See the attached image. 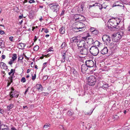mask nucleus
Here are the masks:
<instances>
[{"instance_id": "nucleus-1", "label": "nucleus", "mask_w": 130, "mask_h": 130, "mask_svg": "<svg viewBox=\"0 0 130 130\" xmlns=\"http://www.w3.org/2000/svg\"><path fill=\"white\" fill-rule=\"evenodd\" d=\"M89 36H88L85 37H83L82 38L81 40L79 41L78 42H77V45L78 47H84L88 46L87 45L88 42H86L85 41L87 40V38Z\"/></svg>"}, {"instance_id": "nucleus-2", "label": "nucleus", "mask_w": 130, "mask_h": 130, "mask_svg": "<svg viewBox=\"0 0 130 130\" xmlns=\"http://www.w3.org/2000/svg\"><path fill=\"white\" fill-rule=\"evenodd\" d=\"M116 21L113 18L109 20L107 23V25L108 29L112 30L116 28Z\"/></svg>"}, {"instance_id": "nucleus-3", "label": "nucleus", "mask_w": 130, "mask_h": 130, "mask_svg": "<svg viewBox=\"0 0 130 130\" xmlns=\"http://www.w3.org/2000/svg\"><path fill=\"white\" fill-rule=\"evenodd\" d=\"M47 5H48L50 9L54 12H57L59 10L60 7L57 3H47Z\"/></svg>"}, {"instance_id": "nucleus-4", "label": "nucleus", "mask_w": 130, "mask_h": 130, "mask_svg": "<svg viewBox=\"0 0 130 130\" xmlns=\"http://www.w3.org/2000/svg\"><path fill=\"white\" fill-rule=\"evenodd\" d=\"M122 33L121 32H119L112 35V40L114 42H118L121 38Z\"/></svg>"}, {"instance_id": "nucleus-5", "label": "nucleus", "mask_w": 130, "mask_h": 130, "mask_svg": "<svg viewBox=\"0 0 130 130\" xmlns=\"http://www.w3.org/2000/svg\"><path fill=\"white\" fill-rule=\"evenodd\" d=\"M95 46H92L90 48L89 50L90 52L94 56L97 55L99 53L98 48L96 46L95 44Z\"/></svg>"}, {"instance_id": "nucleus-6", "label": "nucleus", "mask_w": 130, "mask_h": 130, "mask_svg": "<svg viewBox=\"0 0 130 130\" xmlns=\"http://www.w3.org/2000/svg\"><path fill=\"white\" fill-rule=\"evenodd\" d=\"M96 80V78L95 76L90 75L88 78V84L90 86H93L95 84Z\"/></svg>"}, {"instance_id": "nucleus-7", "label": "nucleus", "mask_w": 130, "mask_h": 130, "mask_svg": "<svg viewBox=\"0 0 130 130\" xmlns=\"http://www.w3.org/2000/svg\"><path fill=\"white\" fill-rule=\"evenodd\" d=\"M10 90L11 91L10 94V96L12 98L13 97L17 98L19 95V92L12 87L11 88Z\"/></svg>"}, {"instance_id": "nucleus-8", "label": "nucleus", "mask_w": 130, "mask_h": 130, "mask_svg": "<svg viewBox=\"0 0 130 130\" xmlns=\"http://www.w3.org/2000/svg\"><path fill=\"white\" fill-rule=\"evenodd\" d=\"M74 19L75 21L79 22V21H82L85 19L84 17L80 14H76L74 16Z\"/></svg>"}, {"instance_id": "nucleus-9", "label": "nucleus", "mask_w": 130, "mask_h": 130, "mask_svg": "<svg viewBox=\"0 0 130 130\" xmlns=\"http://www.w3.org/2000/svg\"><path fill=\"white\" fill-rule=\"evenodd\" d=\"M88 46L83 47L82 49L79 50L78 53L82 55H86L88 54Z\"/></svg>"}, {"instance_id": "nucleus-10", "label": "nucleus", "mask_w": 130, "mask_h": 130, "mask_svg": "<svg viewBox=\"0 0 130 130\" xmlns=\"http://www.w3.org/2000/svg\"><path fill=\"white\" fill-rule=\"evenodd\" d=\"M102 39L103 42L106 43V44L109 43L111 41L110 36L108 35H104L102 37Z\"/></svg>"}, {"instance_id": "nucleus-11", "label": "nucleus", "mask_w": 130, "mask_h": 130, "mask_svg": "<svg viewBox=\"0 0 130 130\" xmlns=\"http://www.w3.org/2000/svg\"><path fill=\"white\" fill-rule=\"evenodd\" d=\"M76 25L74 28H86V26L84 23L80 22H78L75 24Z\"/></svg>"}, {"instance_id": "nucleus-12", "label": "nucleus", "mask_w": 130, "mask_h": 130, "mask_svg": "<svg viewBox=\"0 0 130 130\" xmlns=\"http://www.w3.org/2000/svg\"><path fill=\"white\" fill-rule=\"evenodd\" d=\"M85 64L87 67L89 68L93 67L94 64V62L92 60H86L85 62Z\"/></svg>"}, {"instance_id": "nucleus-13", "label": "nucleus", "mask_w": 130, "mask_h": 130, "mask_svg": "<svg viewBox=\"0 0 130 130\" xmlns=\"http://www.w3.org/2000/svg\"><path fill=\"white\" fill-rule=\"evenodd\" d=\"M87 42L88 43L89 42L90 44H98L97 46H99V42L98 41L96 40L94 42L93 39L91 38H89L88 41Z\"/></svg>"}, {"instance_id": "nucleus-14", "label": "nucleus", "mask_w": 130, "mask_h": 130, "mask_svg": "<svg viewBox=\"0 0 130 130\" xmlns=\"http://www.w3.org/2000/svg\"><path fill=\"white\" fill-rule=\"evenodd\" d=\"M88 67L86 64H83L81 67L82 72L83 73H85L88 69Z\"/></svg>"}, {"instance_id": "nucleus-15", "label": "nucleus", "mask_w": 130, "mask_h": 130, "mask_svg": "<svg viewBox=\"0 0 130 130\" xmlns=\"http://www.w3.org/2000/svg\"><path fill=\"white\" fill-rule=\"evenodd\" d=\"M117 6H119L120 7H123V8L124 7V5L120 1H117L113 5V7H116Z\"/></svg>"}, {"instance_id": "nucleus-16", "label": "nucleus", "mask_w": 130, "mask_h": 130, "mask_svg": "<svg viewBox=\"0 0 130 130\" xmlns=\"http://www.w3.org/2000/svg\"><path fill=\"white\" fill-rule=\"evenodd\" d=\"M84 5L83 4L79 6L78 8V11L79 13H83L84 8Z\"/></svg>"}, {"instance_id": "nucleus-17", "label": "nucleus", "mask_w": 130, "mask_h": 130, "mask_svg": "<svg viewBox=\"0 0 130 130\" xmlns=\"http://www.w3.org/2000/svg\"><path fill=\"white\" fill-rule=\"evenodd\" d=\"M14 77L15 76H14V74L13 73L10 76V77H9L8 78L9 79L8 82V85H10L11 83H12L13 79L14 78Z\"/></svg>"}, {"instance_id": "nucleus-18", "label": "nucleus", "mask_w": 130, "mask_h": 130, "mask_svg": "<svg viewBox=\"0 0 130 130\" xmlns=\"http://www.w3.org/2000/svg\"><path fill=\"white\" fill-rule=\"evenodd\" d=\"M66 52H63V53H62V58L61 60V62H64L65 61V60L66 59Z\"/></svg>"}, {"instance_id": "nucleus-19", "label": "nucleus", "mask_w": 130, "mask_h": 130, "mask_svg": "<svg viewBox=\"0 0 130 130\" xmlns=\"http://www.w3.org/2000/svg\"><path fill=\"white\" fill-rule=\"evenodd\" d=\"M108 50L107 47H104L102 49L101 52V53L103 55L107 54L108 52Z\"/></svg>"}, {"instance_id": "nucleus-20", "label": "nucleus", "mask_w": 130, "mask_h": 130, "mask_svg": "<svg viewBox=\"0 0 130 130\" xmlns=\"http://www.w3.org/2000/svg\"><path fill=\"white\" fill-rule=\"evenodd\" d=\"M72 70L73 72V76L74 77H75V78H77L78 76V72L76 70L74 69Z\"/></svg>"}, {"instance_id": "nucleus-21", "label": "nucleus", "mask_w": 130, "mask_h": 130, "mask_svg": "<svg viewBox=\"0 0 130 130\" xmlns=\"http://www.w3.org/2000/svg\"><path fill=\"white\" fill-rule=\"evenodd\" d=\"M1 66L5 70L8 69V67L5 63L2 62H0V67H1Z\"/></svg>"}, {"instance_id": "nucleus-22", "label": "nucleus", "mask_w": 130, "mask_h": 130, "mask_svg": "<svg viewBox=\"0 0 130 130\" xmlns=\"http://www.w3.org/2000/svg\"><path fill=\"white\" fill-rule=\"evenodd\" d=\"M70 41L71 43L77 42H77L79 41L77 37H74L72 38L70 40Z\"/></svg>"}, {"instance_id": "nucleus-23", "label": "nucleus", "mask_w": 130, "mask_h": 130, "mask_svg": "<svg viewBox=\"0 0 130 130\" xmlns=\"http://www.w3.org/2000/svg\"><path fill=\"white\" fill-rule=\"evenodd\" d=\"M85 28H73V30L74 31H75V30L77 29V30H78L77 31H76V32H78L79 31H83L84 30H85Z\"/></svg>"}, {"instance_id": "nucleus-24", "label": "nucleus", "mask_w": 130, "mask_h": 130, "mask_svg": "<svg viewBox=\"0 0 130 130\" xmlns=\"http://www.w3.org/2000/svg\"><path fill=\"white\" fill-rule=\"evenodd\" d=\"M36 88L38 90H42V87L41 84H37L36 85Z\"/></svg>"}, {"instance_id": "nucleus-25", "label": "nucleus", "mask_w": 130, "mask_h": 130, "mask_svg": "<svg viewBox=\"0 0 130 130\" xmlns=\"http://www.w3.org/2000/svg\"><path fill=\"white\" fill-rule=\"evenodd\" d=\"M65 28L62 27L59 29V32L61 34H63L65 33Z\"/></svg>"}, {"instance_id": "nucleus-26", "label": "nucleus", "mask_w": 130, "mask_h": 130, "mask_svg": "<svg viewBox=\"0 0 130 130\" xmlns=\"http://www.w3.org/2000/svg\"><path fill=\"white\" fill-rule=\"evenodd\" d=\"M115 19V20H116V26H117L120 23V19L118 18H113Z\"/></svg>"}, {"instance_id": "nucleus-27", "label": "nucleus", "mask_w": 130, "mask_h": 130, "mask_svg": "<svg viewBox=\"0 0 130 130\" xmlns=\"http://www.w3.org/2000/svg\"><path fill=\"white\" fill-rule=\"evenodd\" d=\"M67 113L69 116H71L73 114L74 112L72 110L70 109L68 111Z\"/></svg>"}, {"instance_id": "nucleus-28", "label": "nucleus", "mask_w": 130, "mask_h": 130, "mask_svg": "<svg viewBox=\"0 0 130 130\" xmlns=\"http://www.w3.org/2000/svg\"><path fill=\"white\" fill-rule=\"evenodd\" d=\"M14 106V105L13 104H9L7 107V109L8 111H9L10 110L13 108Z\"/></svg>"}, {"instance_id": "nucleus-29", "label": "nucleus", "mask_w": 130, "mask_h": 130, "mask_svg": "<svg viewBox=\"0 0 130 130\" xmlns=\"http://www.w3.org/2000/svg\"><path fill=\"white\" fill-rule=\"evenodd\" d=\"M12 59L13 61H14L17 58V55L16 54H12Z\"/></svg>"}, {"instance_id": "nucleus-30", "label": "nucleus", "mask_w": 130, "mask_h": 130, "mask_svg": "<svg viewBox=\"0 0 130 130\" xmlns=\"http://www.w3.org/2000/svg\"><path fill=\"white\" fill-rule=\"evenodd\" d=\"M112 118L114 120H118L119 118V117L117 115H113L112 116Z\"/></svg>"}, {"instance_id": "nucleus-31", "label": "nucleus", "mask_w": 130, "mask_h": 130, "mask_svg": "<svg viewBox=\"0 0 130 130\" xmlns=\"http://www.w3.org/2000/svg\"><path fill=\"white\" fill-rule=\"evenodd\" d=\"M96 6H98L100 10H102L103 8L102 5L99 3H96Z\"/></svg>"}, {"instance_id": "nucleus-32", "label": "nucleus", "mask_w": 130, "mask_h": 130, "mask_svg": "<svg viewBox=\"0 0 130 130\" xmlns=\"http://www.w3.org/2000/svg\"><path fill=\"white\" fill-rule=\"evenodd\" d=\"M93 31L92 34L94 35H97L99 32V31L98 30H95V29L94 30H93Z\"/></svg>"}, {"instance_id": "nucleus-33", "label": "nucleus", "mask_w": 130, "mask_h": 130, "mask_svg": "<svg viewBox=\"0 0 130 130\" xmlns=\"http://www.w3.org/2000/svg\"><path fill=\"white\" fill-rule=\"evenodd\" d=\"M101 87L102 88L104 89L107 88L108 87V85L107 84H104Z\"/></svg>"}, {"instance_id": "nucleus-34", "label": "nucleus", "mask_w": 130, "mask_h": 130, "mask_svg": "<svg viewBox=\"0 0 130 130\" xmlns=\"http://www.w3.org/2000/svg\"><path fill=\"white\" fill-rule=\"evenodd\" d=\"M19 45L21 46V48H24V47L26 45L25 44L22 43H19Z\"/></svg>"}, {"instance_id": "nucleus-35", "label": "nucleus", "mask_w": 130, "mask_h": 130, "mask_svg": "<svg viewBox=\"0 0 130 130\" xmlns=\"http://www.w3.org/2000/svg\"><path fill=\"white\" fill-rule=\"evenodd\" d=\"M94 110V109H92L90 110V112H87L85 113V115H91L92 113V112Z\"/></svg>"}, {"instance_id": "nucleus-36", "label": "nucleus", "mask_w": 130, "mask_h": 130, "mask_svg": "<svg viewBox=\"0 0 130 130\" xmlns=\"http://www.w3.org/2000/svg\"><path fill=\"white\" fill-rule=\"evenodd\" d=\"M0 46L1 47H4L5 46L4 43L3 41L0 42Z\"/></svg>"}, {"instance_id": "nucleus-37", "label": "nucleus", "mask_w": 130, "mask_h": 130, "mask_svg": "<svg viewBox=\"0 0 130 130\" xmlns=\"http://www.w3.org/2000/svg\"><path fill=\"white\" fill-rule=\"evenodd\" d=\"M50 124H48L47 123L45 124V125L43 126V128H47L49 127L50 126Z\"/></svg>"}, {"instance_id": "nucleus-38", "label": "nucleus", "mask_w": 130, "mask_h": 130, "mask_svg": "<svg viewBox=\"0 0 130 130\" xmlns=\"http://www.w3.org/2000/svg\"><path fill=\"white\" fill-rule=\"evenodd\" d=\"M39 48V46L38 45H36L34 47V50L35 51H37L38 50Z\"/></svg>"}, {"instance_id": "nucleus-39", "label": "nucleus", "mask_w": 130, "mask_h": 130, "mask_svg": "<svg viewBox=\"0 0 130 130\" xmlns=\"http://www.w3.org/2000/svg\"><path fill=\"white\" fill-rule=\"evenodd\" d=\"M47 63V62H45L43 63V67H42V70H43L46 67Z\"/></svg>"}, {"instance_id": "nucleus-40", "label": "nucleus", "mask_w": 130, "mask_h": 130, "mask_svg": "<svg viewBox=\"0 0 130 130\" xmlns=\"http://www.w3.org/2000/svg\"><path fill=\"white\" fill-rule=\"evenodd\" d=\"M23 59V56L22 55H20L18 58V60H22Z\"/></svg>"}, {"instance_id": "nucleus-41", "label": "nucleus", "mask_w": 130, "mask_h": 130, "mask_svg": "<svg viewBox=\"0 0 130 130\" xmlns=\"http://www.w3.org/2000/svg\"><path fill=\"white\" fill-rule=\"evenodd\" d=\"M66 45V43L65 42H63L61 46V48H63L64 47H65Z\"/></svg>"}, {"instance_id": "nucleus-42", "label": "nucleus", "mask_w": 130, "mask_h": 130, "mask_svg": "<svg viewBox=\"0 0 130 130\" xmlns=\"http://www.w3.org/2000/svg\"><path fill=\"white\" fill-rule=\"evenodd\" d=\"M32 79L33 80H34L36 79V74H35L34 75H32Z\"/></svg>"}, {"instance_id": "nucleus-43", "label": "nucleus", "mask_w": 130, "mask_h": 130, "mask_svg": "<svg viewBox=\"0 0 130 130\" xmlns=\"http://www.w3.org/2000/svg\"><path fill=\"white\" fill-rule=\"evenodd\" d=\"M26 81V80L24 77H23L21 79V82L23 83H24Z\"/></svg>"}, {"instance_id": "nucleus-44", "label": "nucleus", "mask_w": 130, "mask_h": 130, "mask_svg": "<svg viewBox=\"0 0 130 130\" xmlns=\"http://www.w3.org/2000/svg\"><path fill=\"white\" fill-rule=\"evenodd\" d=\"M68 1L67 0H66L64 1L63 3V6H66L68 4Z\"/></svg>"}, {"instance_id": "nucleus-45", "label": "nucleus", "mask_w": 130, "mask_h": 130, "mask_svg": "<svg viewBox=\"0 0 130 130\" xmlns=\"http://www.w3.org/2000/svg\"><path fill=\"white\" fill-rule=\"evenodd\" d=\"M42 95L44 96H47L48 95L49 93H48L43 92L42 93Z\"/></svg>"}, {"instance_id": "nucleus-46", "label": "nucleus", "mask_w": 130, "mask_h": 130, "mask_svg": "<svg viewBox=\"0 0 130 130\" xmlns=\"http://www.w3.org/2000/svg\"><path fill=\"white\" fill-rule=\"evenodd\" d=\"M96 3H95V4H93L92 5H89V9L93 7L96 6Z\"/></svg>"}, {"instance_id": "nucleus-47", "label": "nucleus", "mask_w": 130, "mask_h": 130, "mask_svg": "<svg viewBox=\"0 0 130 130\" xmlns=\"http://www.w3.org/2000/svg\"><path fill=\"white\" fill-rule=\"evenodd\" d=\"M48 78V77L47 76H44L43 78V79L44 80H46Z\"/></svg>"}, {"instance_id": "nucleus-48", "label": "nucleus", "mask_w": 130, "mask_h": 130, "mask_svg": "<svg viewBox=\"0 0 130 130\" xmlns=\"http://www.w3.org/2000/svg\"><path fill=\"white\" fill-rule=\"evenodd\" d=\"M15 70L13 69H11L10 71V72L12 74L14 73H14H15Z\"/></svg>"}, {"instance_id": "nucleus-49", "label": "nucleus", "mask_w": 130, "mask_h": 130, "mask_svg": "<svg viewBox=\"0 0 130 130\" xmlns=\"http://www.w3.org/2000/svg\"><path fill=\"white\" fill-rule=\"evenodd\" d=\"M64 12L65 10H62V12L60 14L61 16H62L64 15Z\"/></svg>"}, {"instance_id": "nucleus-50", "label": "nucleus", "mask_w": 130, "mask_h": 130, "mask_svg": "<svg viewBox=\"0 0 130 130\" xmlns=\"http://www.w3.org/2000/svg\"><path fill=\"white\" fill-rule=\"evenodd\" d=\"M95 29V28L93 27H91L90 29V31L92 33L93 32V30H94Z\"/></svg>"}, {"instance_id": "nucleus-51", "label": "nucleus", "mask_w": 130, "mask_h": 130, "mask_svg": "<svg viewBox=\"0 0 130 130\" xmlns=\"http://www.w3.org/2000/svg\"><path fill=\"white\" fill-rule=\"evenodd\" d=\"M14 61H13V60H10L8 62V64L10 65H11L13 63V62Z\"/></svg>"}, {"instance_id": "nucleus-52", "label": "nucleus", "mask_w": 130, "mask_h": 130, "mask_svg": "<svg viewBox=\"0 0 130 130\" xmlns=\"http://www.w3.org/2000/svg\"><path fill=\"white\" fill-rule=\"evenodd\" d=\"M1 130H10L9 128H8L7 126H6V127H4V128Z\"/></svg>"}, {"instance_id": "nucleus-53", "label": "nucleus", "mask_w": 130, "mask_h": 130, "mask_svg": "<svg viewBox=\"0 0 130 130\" xmlns=\"http://www.w3.org/2000/svg\"><path fill=\"white\" fill-rule=\"evenodd\" d=\"M5 32L0 29V34L1 35H3L5 34Z\"/></svg>"}, {"instance_id": "nucleus-54", "label": "nucleus", "mask_w": 130, "mask_h": 130, "mask_svg": "<svg viewBox=\"0 0 130 130\" xmlns=\"http://www.w3.org/2000/svg\"><path fill=\"white\" fill-rule=\"evenodd\" d=\"M44 31L45 33H47L49 32V30L47 29H45Z\"/></svg>"}, {"instance_id": "nucleus-55", "label": "nucleus", "mask_w": 130, "mask_h": 130, "mask_svg": "<svg viewBox=\"0 0 130 130\" xmlns=\"http://www.w3.org/2000/svg\"><path fill=\"white\" fill-rule=\"evenodd\" d=\"M13 37L12 36H11L9 37V40L11 41H13Z\"/></svg>"}, {"instance_id": "nucleus-56", "label": "nucleus", "mask_w": 130, "mask_h": 130, "mask_svg": "<svg viewBox=\"0 0 130 130\" xmlns=\"http://www.w3.org/2000/svg\"><path fill=\"white\" fill-rule=\"evenodd\" d=\"M29 2L30 3H35V1L34 0H30Z\"/></svg>"}, {"instance_id": "nucleus-57", "label": "nucleus", "mask_w": 130, "mask_h": 130, "mask_svg": "<svg viewBox=\"0 0 130 130\" xmlns=\"http://www.w3.org/2000/svg\"><path fill=\"white\" fill-rule=\"evenodd\" d=\"M34 63H35V62H34ZM34 62H32L31 63V65L32 67L33 68L34 67Z\"/></svg>"}, {"instance_id": "nucleus-58", "label": "nucleus", "mask_w": 130, "mask_h": 130, "mask_svg": "<svg viewBox=\"0 0 130 130\" xmlns=\"http://www.w3.org/2000/svg\"><path fill=\"white\" fill-rule=\"evenodd\" d=\"M0 113L2 114H3L4 111L3 110L0 109Z\"/></svg>"}, {"instance_id": "nucleus-59", "label": "nucleus", "mask_w": 130, "mask_h": 130, "mask_svg": "<svg viewBox=\"0 0 130 130\" xmlns=\"http://www.w3.org/2000/svg\"><path fill=\"white\" fill-rule=\"evenodd\" d=\"M11 130H18L14 127L13 126L11 128Z\"/></svg>"}, {"instance_id": "nucleus-60", "label": "nucleus", "mask_w": 130, "mask_h": 130, "mask_svg": "<svg viewBox=\"0 0 130 130\" xmlns=\"http://www.w3.org/2000/svg\"><path fill=\"white\" fill-rule=\"evenodd\" d=\"M29 88H30L29 87H28V88L26 89V90L25 91V93H24L25 94H26V92L28 91Z\"/></svg>"}, {"instance_id": "nucleus-61", "label": "nucleus", "mask_w": 130, "mask_h": 130, "mask_svg": "<svg viewBox=\"0 0 130 130\" xmlns=\"http://www.w3.org/2000/svg\"><path fill=\"white\" fill-rule=\"evenodd\" d=\"M31 69H28L27 71V73H29L31 71Z\"/></svg>"}, {"instance_id": "nucleus-62", "label": "nucleus", "mask_w": 130, "mask_h": 130, "mask_svg": "<svg viewBox=\"0 0 130 130\" xmlns=\"http://www.w3.org/2000/svg\"><path fill=\"white\" fill-rule=\"evenodd\" d=\"M23 15L22 14V15H20L19 17V18L20 19H21L23 18Z\"/></svg>"}, {"instance_id": "nucleus-63", "label": "nucleus", "mask_w": 130, "mask_h": 130, "mask_svg": "<svg viewBox=\"0 0 130 130\" xmlns=\"http://www.w3.org/2000/svg\"><path fill=\"white\" fill-rule=\"evenodd\" d=\"M125 128V130H130V128L129 127H126Z\"/></svg>"}, {"instance_id": "nucleus-64", "label": "nucleus", "mask_w": 130, "mask_h": 130, "mask_svg": "<svg viewBox=\"0 0 130 130\" xmlns=\"http://www.w3.org/2000/svg\"><path fill=\"white\" fill-rule=\"evenodd\" d=\"M127 30L128 31L130 32V24L129 25L128 27Z\"/></svg>"}]
</instances>
